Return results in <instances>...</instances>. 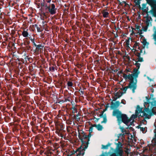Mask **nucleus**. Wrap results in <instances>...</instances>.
<instances>
[{
    "instance_id": "1",
    "label": "nucleus",
    "mask_w": 156,
    "mask_h": 156,
    "mask_svg": "<svg viewBox=\"0 0 156 156\" xmlns=\"http://www.w3.org/2000/svg\"><path fill=\"white\" fill-rule=\"evenodd\" d=\"M78 137L82 142V145L79 148L77 149V154L76 156H83L85 149L88 147L89 139L85 134V133L82 131L79 133Z\"/></svg>"
},
{
    "instance_id": "2",
    "label": "nucleus",
    "mask_w": 156,
    "mask_h": 156,
    "mask_svg": "<svg viewBox=\"0 0 156 156\" xmlns=\"http://www.w3.org/2000/svg\"><path fill=\"white\" fill-rule=\"evenodd\" d=\"M151 115V113L150 114L149 110L147 108H143L137 106L135 111V114H133L129 119H130V121L132 120L133 122L138 116L145 117V118L150 119Z\"/></svg>"
},
{
    "instance_id": "3",
    "label": "nucleus",
    "mask_w": 156,
    "mask_h": 156,
    "mask_svg": "<svg viewBox=\"0 0 156 156\" xmlns=\"http://www.w3.org/2000/svg\"><path fill=\"white\" fill-rule=\"evenodd\" d=\"M113 115L116 116L118 122H120L122 121L127 125H128L129 122L130 121V119H128L126 115L122 114L118 110L114 111Z\"/></svg>"
},
{
    "instance_id": "4",
    "label": "nucleus",
    "mask_w": 156,
    "mask_h": 156,
    "mask_svg": "<svg viewBox=\"0 0 156 156\" xmlns=\"http://www.w3.org/2000/svg\"><path fill=\"white\" fill-rule=\"evenodd\" d=\"M138 73L137 72V69H133V73L130 74H126V73L123 74L122 77L127 81L132 82L134 81V78H136L138 76Z\"/></svg>"
},
{
    "instance_id": "5",
    "label": "nucleus",
    "mask_w": 156,
    "mask_h": 156,
    "mask_svg": "<svg viewBox=\"0 0 156 156\" xmlns=\"http://www.w3.org/2000/svg\"><path fill=\"white\" fill-rule=\"evenodd\" d=\"M136 83L137 80L135 79L134 81L130 82L128 85L123 88L122 90L123 91H124V93H125L128 88H130L132 90L133 92H134L136 88Z\"/></svg>"
},
{
    "instance_id": "6",
    "label": "nucleus",
    "mask_w": 156,
    "mask_h": 156,
    "mask_svg": "<svg viewBox=\"0 0 156 156\" xmlns=\"http://www.w3.org/2000/svg\"><path fill=\"white\" fill-rule=\"evenodd\" d=\"M45 9H48L49 12L51 15H53L56 13V9L55 8V6L53 4L48 6L47 4L45 5Z\"/></svg>"
},
{
    "instance_id": "7",
    "label": "nucleus",
    "mask_w": 156,
    "mask_h": 156,
    "mask_svg": "<svg viewBox=\"0 0 156 156\" xmlns=\"http://www.w3.org/2000/svg\"><path fill=\"white\" fill-rule=\"evenodd\" d=\"M148 4L152 7L151 12L154 16L156 17V2L153 0H146Z\"/></svg>"
},
{
    "instance_id": "8",
    "label": "nucleus",
    "mask_w": 156,
    "mask_h": 156,
    "mask_svg": "<svg viewBox=\"0 0 156 156\" xmlns=\"http://www.w3.org/2000/svg\"><path fill=\"white\" fill-rule=\"evenodd\" d=\"M154 133L155 134L154 138L152 140V144L151 145V147H150V149H151V148L152 146L154 149V153H156V147H155L156 145V130H155Z\"/></svg>"
},
{
    "instance_id": "9",
    "label": "nucleus",
    "mask_w": 156,
    "mask_h": 156,
    "mask_svg": "<svg viewBox=\"0 0 156 156\" xmlns=\"http://www.w3.org/2000/svg\"><path fill=\"white\" fill-rule=\"evenodd\" d=\"M141 52V50H140V51H138L137 50H135L134 54L137 57L136 58V62H141L143 60L142 58L140 57V53Z\"/></svg>"
},
{
    "instance_id": "10",
    "label": "nucleus",
    "mask_w": 156,
    "mask_h": 156,
    "mask_svg": "<svg viewBox=\"0 0 156 156\" xmlns=\"http://www.w3.org/2000/svg\"><path fill=\"white\" fill-rule=\"evenodd\" d=\"M151 147V145L149 147H144L143 149V152L144 153H145L146 152H147L148 151V149H149V151L151 152H154V149L153 148V147L152 146L151 148V149H150V147Z\"/></svg>"
},
{
    "instance_id": "11",
    "label": "nucleus",
    "mask_w": 156,
    "mask_h": 156,
    "mask_svg": "<svg viewBox=\"0 0 156 156\" xmlns=\"http://www.w3.org/2000/svg\"><path fill=\"white\" fill-rule=\"evenodd\" d=\"M122 93L121 91H119L115 94V97L114 98L113 101H115L118 98L120 97L122 95Z\"/></svg>"
},
{
    "instance_id": "12",
    "label": "nucleus",
    "mask_w": 156,
    "mask_h": 156,
    "mask_svg": "<svg viewBox=\"0 0 156 156\" xmlns=\"http://www.w3.org/2000/svg\"><path fill=\"white\" fill-rule=\"evenodd\" d=\"M120 104V103L119 101H116L115 103H114L113 101H112L111 106L112 108H117L119 106Z\"/></svg>"
},
{
    "instance_id": "13",
    "label": "nucleus",
    "mask_w": 156,
    "mask_h": 156,
    "mask_svg": "<svg viewBox=\"0 0 156 156\" xmlns=\"http://www.w3.org/2000/svg\"><path fill=\"white\" fill-rule=\"evenodd\" d=\"M141 42L143 44V47L144 48L146 46H147L148 44V43L146 39L145 38H143L140 39Z\"/></svg>"
},
{
    "instance_id": "14",
    "label": "nucleus",
    "mask_w": 156,
    "mask_h": 156,
    "mask_svg": "<svg viewBox=\"0 0 156 156\" xmlns=\"http://www.w3.org/2000/svg\"><path fill=\"white\" fill-rule=\"evenodd\" d=\"M151 19V18L148 16L146 18H144V21L146 22V24L147 25V26H149V22Z\"/></svg>"
},
{
    "instance_id": "15",
    "label": "nucleus",
    "mask_w": 156,
    "mask_h": 156,
    "mask_svg": "<svg viewBox=\"0 0 156 156\" xmlns=\"http://www.w3.org/2000/svg\"><path fill=\"white\" fill-rule=\"evenodd\" d=\"M140 45V44L138 42H135V44H134L133 46V49H134L135 50H136V48L137 47H138V49L140 50V48L139 47V46Z\"/></svg>"
},
{
    "instance_id": "16",
    "label": "nucleus",
    "mask_w": 156,
    "mask_h": 156,
    "mask_svg": "<svg viewBox=\"0 0 156 156\" xmlns=\"http://www.w3.org/2000/svg\"><path fill=\"white\" fill-rule=\"evenodd\" d=\"M103 16L104 18H107L108 17L109 13L105 10L103 11L102 12Z\"/></svg>"
},
{
    "instance_id": "17",
    "label": "nucleus",
    "mask_w": 156,
    "mask_h": 156,
    "mask_svg": "<svg viewBox=\"0 0 156 156\" xmlns=\"http://www.w3.org/2000/svg\"><path fill=\"white\" fill-rule=\"evenodd\" d=\"M123 152L122 149L119 148L117 151V153L119 154L120 156H122Z\"/></svg>"
},
{
    "instance_id": "18",
    "label": "nucleus",
    "mask_w": 156,
    "mask_h": 156,
    "mask_svg": "<svg viewBox=\"0 0 156 156\" xmlns=\"http://www.w3.org/2000/svg\"><path fill=\"white\" fill-rule=\"evenodd\" d=\"M138 128H140V130L142 131L143 133H145L147 131V127H140L139 126H138Z\"/></svg>"
},
{
    "instance_id": "19",
    "label": "nucleus",
    "mask_w": 156,
    "mask_h": 156,
    "mask_svg": "<svg viewBox=\"0 0 156 156\" xmlns=\"http://www.w3.org/2000/svg\"><path fill=\"white\" fill-rule=\"evenodd\" d=\"M144 118V119L143 120H142L141 122H140V126H141L142 125V124L143 123V124L144 125H146L147 124V121L145 119H146L147 118H144L145 117H143ZM147 119H148V118H147Z\"/></svg>"
},
{
    "instance_id": "20",
    "label": "nucleus",
    "mask_w": 156,
    "mask_h": 156,
    "mask_svg": "<svg viewBox=\"0 0 156 156\" xmlns=\"http://www.w3.org/2000/svg\"><path fill=\"white\" fill-rule=\"evenodd\" d=\"M96 128L98 130L101 131L103 127L102 125L100 124H98L97 125Z\"/></svg>"
},
{
    "instance_id": "21",
    "label": "nucleus",
    "mask_w": 156,
    "mask_h": 156,
    "mask_svg": "<svg viewBox=\"0 0 156 156\" xmlns=\"http://www.w3.org/2000/svg\"><path fill=\"white\" fill-rule=\"evenodd\" d=\"M122 133H123V135H124L125 134H129V132L128 131H127L124 128H122Z\"/></svg>"
},
{
    "instance_id": "22",
    "label": "nucleus",
    "mask_w": 156,
    "mask_h": 156,
    "mask_svg": "<svg viewBox=\"0 0 156 156\" xmlns=\"http://www.w3.org/2000/svg\"><path fill=\"white\" fill-rule=\"evenodd\" d=\"M28 33L27 32V31L24 30L23 32H22V35L23 36L25 37H26L28 35Z\"/></svg>"
},
{
    "instance_id": "23",
    "label": "nucleus",
    "mask_w": 156,
    "mask_h": 156,
    "mask_svg": "<svg viewBox=\"0 0 156 156\" xmlns=\"http://www.w3.org/2000/svg\"><path fill=\"white\" fill-rule=\"evenodd\" d=\"M131 69H129V68L127 67L125 71V73H126V74H128L129 73H128L129 72H131Z\"/></svg>"
},
{
    "instance_id": "24",
    "label": "nucleus",
    "mask_w": 156,
    "mask_h": 156,
    "mask_svg": "<svg viewBox=\"0 0 156 156\" xmlns=\"http://www.w3.org/2000/svg\"><path fill=\"white\" fill-rule=\"evenodd\" d=\"M136 62L134 64L136 66V68H135L134 69H137V70L139 68L140 66V64L139 63L137 62Z\"/></svg>"
},
{
    "instance_id": "25",
    "label": "nucleus",
    "mask_w": 156,
    "mask_h": 156,
    "mask_svg": "<svg viewBox=\"0 0 156 156\" xmlns=\"http://www.w3.org/2000/svg\"><path fill=\"white\" fill-rule=\"evenodd\" d=\"M101 156H108V154L106 153L102 154ZM110 156H117L115 153H113L111 154Z\"/></svg>"
},
{
    "instance_id": "26",
    "label": "nucleus",
    "mask_w": 156,
    "mask_h": 156,
    "mask_svg": "<svg viewBox=\"0 0 156 156\" xmlns=\"http://www.w3.org/2000/svg\"><path fill=\"white\" fill-rule=\"evenodd\" d=\"M152 112L156 115V107H153L152 110Z\"/></svg>"
},
{
    "instance_id": "27",
    "label": "nucleus",
    "mask_w": 156,
    "mask_h": 156,
    "mask_svg": "<svg viewBox=\"0 0 156 156\" xmlns=\"http://www.w3.org/2000/svg\"><path fill=\"white\" fill-rule=\"evenodd\" d=\"M125 45L126 46H129V39L126 40L125 42Z\"/></svg>"
},
{
    "instance_id": "28",
    "label": "nucleus",
    "mask_w": 156,
    "mask_h": 156,
    "mask_svg": "<svg viewBox=\"0 0 156 156\" xmlns=\"http://www.w3.org/2000/svg\"><path fill=\"white\" fill-rule=\"evenodd\" d=\"M142 14L144 16V18H147V17L149 16L148 14V12L147 13H142Z\"/></svg>"
},
{
    "instance_id": "29",
    "label": "nucleus",
    "mask_w": 156,
    "mask_h": 156,
    "mask_svg": "<svg viewBox=\"0 0 156 156\" xmlns=\"http://www.w3.org/2000/svg\"><path fill=\"white\" fill-rule=\"evenodd\" d=\"M67 85L69 87H72L73 86V83L72 82L69 81L67 83Z\"/></svg>"
},
{
    "instance_id": "30",
    "label": "nucleus",
    "mask_w": 156,
    "mask_h": 156,
    "mask_svg": "<svg viewBox=\"0 0 156 156\" xmlns=\"http://www.w3.org/2000/svg\"><path fill=\"white\" fill-rule=\"evenodd\" d=\"M93 130V127H92V126H91L89 128V132H90V133H92Z\"/></svg>"
},
{
    "instance_id": "31",
    "label": "nucleus",
    "mask_w": 156,
    "mask_h": 156,
    "mask_svg": "<svg viewBox=\"0 0 156 156\" xmlns=\"http://www.w3.org/2000/svg\"><path fill=\"white\" fill-rule=\"evenodd\" d=\"M142 13H147V10L146 9H143Z\"/></svg>"
},
{
    "instance_id": "32",
    "label": "nucleus",
    "mask_w": 156,
    "mask_h": 156,
    "mask_svg": "<svg viewBox=\"0 0 156 156\" xmlns=\"http://www.w3.org/2000/svg\"><path fill=\"white\" fill-rule=\"evenodd\" d=\"M148 26H147V25L146 24V26L144 27V31H146L147 30V27Z\"/></svg>"
},
{
    "instance_id": "33",
    "label": "nucleus",
    "mask_w": 156,
    "mask_h": 156,
    "mask_svg": "<svg viewBox=\"0 0 156 156\" xmlns=\"http://www.w3.org/2000/svg\"><path fill=\"white\" fill-rule=\"evenodd\" d=\"M91 133H90V132H89V133L88 135L87 136V137H88L89 138H89L90 137V136H91Z\"/></svg>"
},
{
    "instance_id": "34",
    "label": "nucleus",
    "mask_w": 156,
    "mask_h": 156,
    "mask_svg": "<svg viewBox=\"0 0 156 156\" xmlns=\"http://www.w3.org/2000/svg\"><path fill=\"white\" fill-rule=\"evenodd\" d=\"M126 49H127V50L130 49V47L129 46H126Z\"/></svg>"
},
{
    "instance_id": "35",
    "label": "nucleus",
    "mask_w": 156,
    "mask_h": 156,
    "mask_svg": "<svg viewBox=\"0 0 156 156\" xmlns=\"http://www.w3.org/2000/svg\"><path fill=\"white\" fill-rule=\"evenodd\" d=\"M148 103L147 102H145L144 103V105H147V107H148V106L147 105H148Z\"/></svg>"
},
{
    "instance_id": "36",
    "label": "nucleus",
    "mask_w": 156,
    "mask_h": 156,
    "mask_svg": "<svg viewBox=\"0 0 156 156\" xmlns=\"http://www.w3.org/2000/svg\"><path fill=\"white\" fill-rule=\"evenodd\" d=\"M97 126V125L96 124H94V125H92L91 126H92L93 127H96V128Z\"/></svg>"
},
{
    "instance_id": "37",
    "label": "nucleus",
    "mask_w": 156,
    "mask_h": 156,
    "mask_svg": "<svg viewBox=\"0 0 156 156\" xmlns=\"http://www.w3.org/2000/svg\"><path fill=\"white\" fill-rule=\"evenodd\" d=\"M51 0H46L47 3H50Z\"/></svg>"
},
{
    "instance_id": "38",
    "label": "nucleus",
    "mask_w": 156,
    "mask_h": 156,
    "mask_svg": "<svg viewBox=\"0 0 156 156\" xmlns=\"http://www.w3.org/2000/svg\"><path fill=\"white\" fill-rule=\"evenodd\" d=\"M2 4H2L1 3H0V9L2 8L3 7Z\"/></svg>"
},
{
    "instance_id": "39",
    "label": "nucleus",
    "mask_w": 156,
    "mask_h": 156,
    "mask_svg": "<svg viewBox=\"0 0 156 156\" xmlns=\"http://www.w3.org/2000/svg\"><path fill=\"white\" fill-rule=\"evenodd\" d=\"M154 125L155 127V129L154 130V131L155 130H156V122H155L154 123Z\"/></svg>"
},
{
    "instance_id": "40",
    "label": "nucleus",
    "mask_w": 156,
    "mask_h": 156,
    "mask_svg": "<svg viewBox=\"0 0 156 156\" xmlns=\"http://www.w3.org/2000/svg\"><path fill=\"white\" fill-rule=\"evenodd\" d=\"M41 47V44H39L38 45H37V48H38Z\"/></svg>"
},
{
    "instance_id": "41",
    "label": "nucleus",
    "mask_w": 156,
    "mask_h": 156,
    "mask_svg": "<svg viewBox=\"0 0 156 156\" xmlns=\"http://www.w3.org/2000/svg\"><path fill=\"white\" fill-rule=\"evenodd\" d=\"M121 103H122L124 104V103L123 102V100H122V101H121Z\"/></svg>"
},
{
    "instance_id": "42",
    "label": "nucleus",
    "mask_w": 156,
    "mask_h": 156,
    "mask_svg": "<svg viewBox=\"0 0 156 156\" xmlns=\"http://www.w3.org/2000/svg\"><path fill=\"white\" fill-rule=\"evenodd\" d=\"M37 28L38 31H39V27H37Z\"/></svg>"
},
{
    "instance_id": "43",
    "label": "nucleus",
    "mask_w": 156,
    "mask_h": 156,
    "mask_svg": "<svg viewBox=\"0 0 156 156\" xmlns=\"http://www.w3.org/2000/svg\"><path fill=\"white\" fill-rule=\"evenodd\" d=\"M133 29H133V30H132V33H133V34H134V33H134V32L133 31Z\"/></svg>"
},
{
    "instance_id": "44",
    "label": "nucleus",
    "mask_w": 156,
    "mask_h": 156,
    "mask_svg": "<svg viewBox=\"0 0 156 156\" xmlns=\"http://www.w3.org/2000/svg\"><path fill=\"white\" fill-rule=\"evenodd\" d=\"M26 0V1H28L29 0Z\"/></svg>"
}]
</instances>
